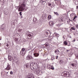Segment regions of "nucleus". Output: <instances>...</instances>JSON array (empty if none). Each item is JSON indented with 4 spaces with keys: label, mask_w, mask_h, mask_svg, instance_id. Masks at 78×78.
Segmentation results:
<instances>
[{
    "label": "nucleus",
    "mask_w": 78,
    "mask_h": 78,
    "mask_svg": "<svg viewBox=\"0 0 78 78\" xmlns=\"http://www.w3.org/2000/svg\"><path fill=\"white\" fill-rule=\"evenodd\" d=\"M69 44H70V42H69Z\"/></svg>",
    "instance_id": "57"
},
{
    "label": "nucleus",
    "mask_w": 78,
    "mask_h": 78,
    "mask_svg": "<svg viewBox=\"0 0 78 78\" xmlns=\"http://www.w3.org/2000/svg\"><path fill=\"white\" fill-rule=\"evenodd\" d=\"M73 42H75V40H73Z\"/></svg>",
    "instance_id": "40"
},
{
    "label": "nucleus",
    "mask_w": 78,
    "mask_h": 78,
    "mask_svg": "<svg viewBox=\"0 0 78 78\" xmlns=\"http://www.w3.org/2000/svg\"><path fill=\"white\" fill-rule=\"evenodd\" d=\"M57 50H55V53H57Z\"/></svg>",
    "instance_id": "41"
},
{
    "label": "nucleus",
    "mask_w": 78,
    "mask_h": 78,
    "mask_svg": "<svg viewBox=\"0 0 78 78\" xmlns=\"http://www.w3.org/2000/svg\"><path fill=\"white\" fill-rule=\"evenodd\" d=\"M60 63H62V62H63V61L61 60H60Z\"/></svg>",
    "instance_id": "32"
},
{
    "label": "nucleus",
    "mask_w": 78,
    "mask_h": 78,
    "mask_svg": "<svg viewBox=\"0 0 78 78\" xmlns=\"http://www.w3.org/2000/svg\"><path fill=\"white\" fill-rule=\"evenodd\" d=\"M51 18V15H48V20H50Z\"/></svg>",
    "instance_id": "16"
},
{
    "label": "nucleus",
    "mask_w": 78,
    "mask_h": 78,
    "mask_svg": "<svg viewBox=\"0 0 78 78\" xmlns=\"http://www.w3.org/2000/svg\"><path fill=\"white\" fill-rule=\"evenodd\" d=\"M63 38H64V37L63 36Z\"/></svg>",
    "instance_id": "51"
},
{
    "label": "nucleus",
    "mask_w": 78,
    "mask_h": 78,
    "mask_svg": "<svg viewBox=\"0 0 78 78\" xmlns=\"http://www.w3.org/2000/svg\"><path fill=\"white\" fill-rule=\"evenodd\" d=\"M42 2H44L46 1V0H42Z\"/></svg>",
    "instance_id": "37"
},
{
    "label": "nucleus",
    "mask_w": 78,
    "mask_h": 78,
    "mask_svg": "<svg viewBox=\"0 0 78 78\" xmlns=\"http://www.w3.org/2000/svg\"><path fill=\"white\" fill-rule=\"evenodd\" d=\"M2 45V44H1V43H0V46H1Z\"/></svg>",
    "instance_id": "49"
},
{
    "label": "nucleus",
    "mask_w": 78,
    "mask_h": 78,
    "mask_svg": "<svg viewBox=\"0 0 78 78\" xmlns=\"http://www.w3.org/2000/svg\"><path fill=\"white\" fill-rule=\"evenodd\" d=\"M62 76H65V77H69L70 74H69V72H66L65 73L64 72L62 73Z\"/></svg>",
    "instance_id": "3"
},
{
    "label": "nucleus",
    "mask_w": 78,
    "mask_h": 78,
    "mask_svg": "<svg viewBox=\"0 0 78 78\" xmlns=\"http://www.w3.org/2000/svg\"><path fill=\"white\" fill-rule=\"evenodd\" d=\"M74 53L75 54L76 58H77L78 59V50L76 52L74 51Z\"/></svg>",
    "instance_id": "10"
},
{
    "label": "nucleus",
    "mask_w": 78,
    "mask_h": 78,
    "mask_svg": "<svg viewBox=\"0 0 78 78\" xmlns=\"http://www.w3.org/2000/svg\"><path fill=\"white\" fill-rule=\"evenodd\" d=\"M50 69H52V70H54V68L53 67H51V68H50Z\"/></svg>",
    "instance_id": "34"
},
{
    "label": "nucleus",
    "mask_w": 78,
    "mask_h": 78,
    "mask_svg": "<svg viewBox=\"0 0 78 78\" xmlns=\"http://www.w3.org/2000/svg\"><path fill=\"white\" fill-rule=\"evenodd\" d=\"M55 36H56L57 37H59V34H55Z\"/></svg>",
    "instance_id": "28"
},
{
    "label": "nucleus",
    "mask_w": 78,
    "mask_h": 78,
    "mask_svg": "<svg viewBox=\"0 0 78 78\" xmlns=\"http://www.w3.org/2000/svg\"><path fill=\"white\" fill-rule=\"evenodd\" d=\"M15 41H18V39L17 38H16L15 39Z\"/></svg>",
    "instance_id": "35"
},
{
    "label": "nucleus",
    "mask_w": 78,
    "mask_h": 78,
    "mask_svg": "<svg viewBox=\"0 0 78 78\" xmlns=\"http://www.w3.org/2000/svg\"><path fill=\"white\" fill-rule=\"evenodd\" d=\"M26 78H34V75L32 74H29L28 75H27Z\"/></svg>",
    "instance_id": "5"
},
{
    "label": "nucleus",
    "mask_w": 78,
    "mask_h": 78,
    "mask_svg": "<svg viewBox=\"0 0 78 78\" xmlns=\"http://www.w3.org/2000/svg\"><path fill=\"white\" fill-rule=\"evenodd\" d=\"M47 68L48 69H50V68H51V66H50V65H48L47 66Z\"/></svg>",
    "instance_id": "18"
},
{
    "label": "nucleus",
    "mask_w": 78,
    "mask_h": 78,
    "mask_svg": "<svg viewBox=\"0 0 78 78\" xmlns=\"http://www.w3.org/2000/svg\"><path fill=\"white\" fill-rule=\"evenodd\" d=\"M49 25L50 27H53V25H54V22L52 21H51L49 23Z\"/></svg>",
    "instance_id": "9"
},
{
    "label": "nucleus",
    "mask_w": 78,
    "mask_h": 78,
    "mask_svg": "<svg viewBox=\"0 0 78 78\" xmlns=\"http://www.w3.org/2000/svg\"><path fill=\"white\" fill-rule=\"evenodd\" d=\"M56 27H58L59 28V27H60V24H57V25H56Z\"/></svg>",
    "instance_id": "27"
},
{
    "label": "nucleus",
    "mask_w": 78,
    "mask_h": 78,
    "mask_svg": "<svg viewBox=\"0 0 78 78\" xmlns=\"http://www.w3.org/2000/svg\"><path fill=\"white\" fill-rule=\"evenodd\" d=\"M21 18H23V16H21Z\"/></svg>",
    "instance_id": "48"
},
{
    "label": "nucleus",
    "mask_w": 78,
    "mask_h": 78,
    "mask_svg": "<svg viewBox=\"0 0 78 78\" xmlns=\"http://www.w3.org/2000/svg\"><path fill=\"white\" fill-rule=\"evenodd\" d=\"M2 27H1V28H2ZM2 29L3 30H4V29H5V28H2Z\"/></svg>",
    "instance_id": "45"
},
{
    "label": "nucleus",
    "mask_w": 78,
    "mask_h": 78,
    "mask_svg": "<svg viewBox=\"0 0 78 78\" xmlns=\"http://www.w3.org/2000/svg\"><path fill=\"white\" fill-rule=\"evenodd\" d=\"M58 56H57V57L56 58V59H58Z\"/></svg>",
    "instance_id": "42"
},
{
    "label": "nucleus",
    "mask_w": 78,
    "mask_h": 78,
    "mask_svg": "<svg viewBox=\"0 0 78 78\" xmlns=\"http://www.w3.org/2000/svg\"><path fill=\"white\" fill-rule=\"evenodd\" d=\"M0 16H1V15L0 14Z\"/></svg>",
    "instance_id": "54"
},
{
    "label": "nucleus",
    "mask_w": 78,
    "mask_h": 78,
    "mask_svg": "<svg viewBox=\"0 0 78 78\" xmlns=\"http://www.w3.org/2000/svg\"><path fill=\"white\" fill-rule=\"evenodd\" d=\"M76 17H77V16H74V18L73 19V20L74 21H75V20L76 19Z\"/></svg>",
    "instance_id": "25"
},
{
    "label": "nucleus",
    "mask_w": 78,
    "mask_h": 78,
    "mask_svg": "<svg viewBox=\"0 0 78 78\" xmlns=\"http://www.w3.org/2000/svg\"><path fill=\"white\" fill-rule=\"evenodd\" d=\"M33 64L35 66L34 67H33V69L34 71H36L39 69V67L38 66V64L37 63L35 62H33Z\"/></svg>",
    "instance_id": "2"
},
{
    "label": "nucleus",
    "mask_w": 78,
    "mask_h": 78,
    "mask_svg": "<svg viewBox=\"0 0 78 78\" xmlns=\"http://www.w3.org/2000/svg\"><path fill=\"white\" fill-rule=\"evenodd\" d=\"M6 45L7 47V48H9V44H7Z\"/></svg>",
    "instance_id": "26"
},
{
    "label": "nucleus",
    "mask_w": 78,
    "mask_h": 78,
    "mask_svg": "<svg viewBox=\"0 0 78 78\" xmlns=\"http://www.w3.org/2000/svg\"><path fill=\"white\" fill-rule=\"evenodd\" d=\"M68 45V46H70V44H69V45Z\"/></svg>",
    "instance_id": "50"
},
{
    "label": "nucleus",
    "mask_w": 78,
    "mask_h": 78,
    "mask_svg": "<svg viewBox=\"0 0 78 78\" xmlns=\"http://www.w3.org/2000/svg\"><path fill=\"white\" fill-rule=\"evenodd\" d=\"M71 29L73 30H75V29L73 27H71Z\"/></svg>",
    "instance_id": "29"
},
{
    "label": "nucleus",
    "mask_w": 78,
    "mask_h": 78,
    "mask_svg": "<svg viewBox=\"0 0 78 78\" xmlns=\"http://www.w3.org/2000/svg\"><path fill=\"white\" fill-rule=\"evenodd\" d=\"M69 12H70V11H69Z\"/></svg>",
    "instance_id": "58"
},
{
    "label": "nucleus",
    "mask_w": 78,
    "mask_h": 78,
    "mask_svg": "<svg viewBox=\"0 0 78 78\" xmlns=\"http://www.w3.org/2000/svg\"><path fill=\"white\" fill-rule=\"evenodd\" d=\"M24 66H26V68H28V67H29V66L28 64H25L24 65Z\"/></svg>",
    "instance_id": "19"
},
{
    "label": "nucleus",
    "mask_w": 78,
    "mask_h": 78,
    "mask_svg": "<svg viewBox=\"0 0 78 78\" xmlns=\"http://www.w3.org/2000/svg\"><path fill=\"white\" fill-rule=\"evenodd\" d=\"M6 70H9L11 69V66L9 63H8L7 65V67L5 68Z\"/></svg>",
    "instance_id": "8"
},
{
    "label": "nucleus",
    "mask_w": 78,
    "mask_h": 78,
    "mask_svg": "<svg viewBox=\"0 0 78 78\" xmlns=\"http://www.w3.org/2000/svg\"><path fill=\"white\" fill-rule=\"evenodd\" d=\"M45 46H46V47H47V46H48V44H45Z\"/></svg>",
    "instance_id": "39"
},
{
    "label": "nucleus",
    "mask_w": 78,
    "mask_h": 78,
    "mask_svg": "<svg viewBox=\"0 0 78 78\" xmlns=\"http://www.w3.org/2000/svg\"><path fill=\"white\" fill-rule=\"evenodd\" d=\"M26 59L27 60H33V58L32 57L31 55H28Z\"/></svg>",
    "instance_id": "7"
},
{
    "label": "nucleus",
    "mask_w": 78,
    "mask_h": 78,
    "mask_svg": "<svg viewBox=\"0 0 78 78\" xmlns=\"http://www.w3.org/2000/svg\"><path fill=\"white\" fill-rule=\"evenodd\" d=\"M4 11H5L4 12L5 13V15H7L8 13H9L8 11H5V10H4Z\"/></svg>",
    "instance_id": "17"
},
{
    "label": "nucleus",
    "mask_w": 78,
    "mask_h": 78,
    "mask_svg": "<svg viewBox=\"0 0 78 78\" xmlns=\"http://www.w3.org/2000/svg\"><path fill=\"white\" fill-rule=\"evenodd\" d=\"M9 60V61H11V60H12V57L10 56V55L8 56V57Z\"/></svg>",
    "instance_id": "13"
},
{
    "label": "nucleus",
    "mask_w": 78,
    "mask_h": 78,
    "mask_svg": "<svg viewBox=\"0 0 78 78\" xmlns=\"http://www.w3.org/2000/svg\"><path fill=\"white\" fill-rule=\"evenodd\" d=\"M54 14H55L56 15V16H58L59 15V14H58V12H54Z\"/></svg>",
    "instance_id": "21"
},
{
    "label": "nucleus",
    "mask_w": 78,
    "mask_h": 78,
    "mask_svg": "<svg viewBox=\"0 0 78 78\" xmlns=\"http://www.w3.org/2000/svg\"><path fill=\"white\" fill-rule=\"evenodd\" d=\"M39 55V54L38 53H35L34 54V56L35 57H38Z\"/></svg>",
    "instance_id": "11"
},
{
    "label": "nucleus",
    "mask_w": 78,
    "mask_h": 78,
    "mask_svg": "<svg viewBox=\"0 0 78 78\" xmlns=\"http://www.w3.org/2000/svg\"><path fill=\"white\" fill-rule=\"evenodd\" d=\"M19 14H20V16H21L22 15V12H20Z\"/></svg>",
    "instance_id": "33"
},
{
    "label": "nucleus",
    "mask_w": 78,
    "mask_h": 78,
    "mask_svg": "<svg viewBox=\"0 0 78 78\" xmlns=\"http://www.w3.org/2000/svg\"><path fill=\"white\" fill-rule=\"evenodd\" d=\"M76 9H78V6H76Z\"/></svg>",
    "instance_id": "43"
},
{
    "label": "nucleus",
    "mask_w": 78,
    "mask_h": 78,
    "mask_svg": "<svg viewBox=\"0 0 78 78\" xmlns=\"http://www.w3.org/2000/svg\"><path fill=\"white\" fill-rule=\"evenodd\" d=\"M21 51H23V52H25V49L24 48H23L22 49V50Z\"/></svg>",
    "instance_id": "20"
},
{
    "label": "nucleus",
    "mask_w": 78,
    "mask_h": 78,
    "mask_svg": "<svg viewBox=\"0 0 78 78\" xmlns=\"http://www.w3.org/2000/svg\"><path fill=\"white\" fill-rule=\"evenodd\" d=\"M26 34L27 35L28 37H30V38L29 39H31V37H32V36H33V34L32 33H30L29 32H27L26 33Z\"/></svg>",
    "instance_id": "4"
},
{
    "label": "nucleus",
    "mask_w": 78,
    "mask_h": 78,
    "mask_svg": "<svg viewBox=\"0 0 78 78\" xmlns=\"http://www.w3.org/2000/svg\"><path fill=\"white\" fill-rule=\"evenodd\" d=\"M46 34H48V32H46Z\"/></svg>",
    "instance_id": "47"
},
{
    "label": "nucleus",
    "mask_w": 78,
    "mask_h": 78,
    "mask_svg": "<svg viewBox=\"0 0 78 78\" xmlns=\"http://www.w3.org/2000/svg\"><path fill=\"white\" fill-rule=\"evenodd\" d=\"M64 44H65V45H67V41H65L64 42Z\"/></svg>",
    "instance_id": "22"
},
{
    "label": "nucleus",
    "mask_w": 78,
    "mask_h": 78,
    "mask_svg": "<svg viewBox=\"0 0 78 78\" xmlns=\"http://www.w3.org/2000/svg\"><path fill=\"white\" fill-rule=\"evenodd\" d=\"M73 15V13H72L70 14V16H71V17H72Z\"/></svg>",
    "instance_id": "30"
},
{
    "label": "nucleus",
    "mask_w": 78,
    "mask_h": 78,
    "mask_svg": "<svg viewBox=\"0 0 78 78\" xmlns=\"http://www.w3.org/2000/svg\"><path fill=\"white\" fill-rule=\"evenodd\" d=\"M76 27L77 28V29H78V25H76Z\"/></svg>",
    "instance_id": "38"
},
{
    "label": "nucleus",
    "mask_w": 78,
    "mask_h": 78,
    "mask_svg": "<svg viewBox=\"0 0 78 78\" xmlns=\"http://www.w3.org/2000/svg\"><path fill=\"white\" fill-rule=\"evenodd\" d=\"M71 66L72 67H76V64H75V63L72 64Z\"/></svg>",
    "instance_id": "14"
},
{
    "label": "nucleus",
    "mask_w": 78,
    "mask_h": 78,
    "mask_svg": "<svg viewBox=\"0 0 78 78\" xmlns=\"http://www.w3.org/2000/svg\"><path fill=\"white\" fill-rule=\"evenodd\" d=\"M10 74L11 75H12L13 74V73L12 72V71H11L10 72Z\"/></svg>",
    "instance_id": "31"
},
{
    "label": "nucleus",
    "mask_w": 78,
    "mask_h": 78,
    "mask_svg": "<svg viewBox=\"0 0 78 78\" xmlns=\"http://www.w3.org/2000/svg\"><path fill=\"white\" fill-rule=\"evenodd\" d=\"M61 21H62V22L63 21V19H61Z\"/></svg>",
    "instance_id": "46"
},
{
    "label": "nucleus",
    "mask_w": 78,
    "mask_h": 78,
    "mask_svg": "<svg viewBox=\"0 0 78 78\" xmlns=\"http://www.w3.org/2000/svg\"><path fill=\"white\" fill-rule=\"evenodd\" d=\"M48 5L49 6H51V8H52V6H51V3H49L48 4Z\"/></svg>",
    "instance_id": "23"
},
{
    "label": "nucleus",
    "mask_w": 78,
    "mask_h": 78,
    "mask_svg": "<svg viewBox=\"0 0 78 78\" xmlns=\"http://www.w3.org/2000/svg\"><path fill=\"white\" fill-rule=\"evenodd\" d=\"M0 40H2V39H0Z\"/></svg>",
    "instance_id": "53"
},
{
    "label": "nucleus",
    "mask_w": 78,
    "mask_h": 78,
    "mask_svg": "<svg viewBox=\"0 0 78 78\" xmlns=\"http://www.w3.org/2000/svg\"><path fill=\"white\" fill-rule=\"evenodd\" d=\"M37 20V18H33V22H34V23L36 22Z\"/></svg>",
    "instance_id": "15"
},
{
    "label": "nucleus",
    "mask_w": 78,
    "mask_h": 78,
    "mask_svg": "<svg viewBox=\"0 0 78 78\" xmlns=\"http://www.w3.org/2000/svg\"><path fill=\"white\" fill-rule=\"evenodd\" d=\"M26 78H34V75L32 74H29L28 75H27Z\"/></svg>",
    "instance_id": "6"
},
{
    "label": "nucleus",
    "mask_w": 78,
    "mask_h": 78,
    "mask_svg": "<svg viewBox=\"0 0 78 78\" xmlns=\"http://www.w3.org/2000/svg\"><path fill=\"white\" fill-rule=\"evenodd\" d=\"M20 7H19V11H26L27 9L25 7V2H23V3L21 4V5L20 4Z\"/></svg>",
    "instance_id": "1"
},
{
    "label": "nucleus",
    "mask_w": 78,
    "mask_h": 78,
    "mask_svg": "<svg viewBox=\"0 0 78 78\" xmlns=\"http://www.w3.org/2000/svg\"><path fill=\"white\" fill-rule=\"evenodd\" d=\"M31 64H30V66H31Z\"/></svg>",
    "instance_id": "56"
},
{
    "label": "nucleus",
    "mask_w": 78,
    "mask_h": 78,
    "mask_svg": "<svg viewBox=\"0 0 78 78\" xmlns=\"http://www.w3.org/2000/svg\"><path fill=\"white\" fill-rule=\"evenodd\" d=\"M70 38H72V37H70Z\"/></svg>",
    "instance_id": "52"
},
{
    "label": "nucleus",
    "mask_w": 78,
    "mask_h": 78,
    "mask_svg": "<svg viewBox=\"0 0 78 78\" xmlns=\"http://www.w3.org/2000/svg\"><path fill=\"white\" fill-rule=\"evenodd\" d=\"M66 51H67V52H68V51H69V50H66Z\"/></svg>",
    "instance_id": "44"
},
{
    "label": "nucleus",
    "mask_w": 78,
    "mask_h": 78,
    "mask_svg": "<svg viewBox=\"0 0 78 78\" xmlns=\"http://www.w3.org/2000/svg\"><path fill=\"white\" fill-rule=\"evenodd\" d=\"M57 53L59 54V51L57 50Z\"/></svg>",
    "instance_id": "36"
},
{
    "label": "nucleus",
    "mask_w": 78,
    "mask_h": 78,
    "mask_svg": "<svg viewBox=\"0 0 78 78\" xmlns=\"http://www.w3.org/2000/svg\"><path fill=\"white\" fill-rule=\"evenodd\" d=\"M7 73H8V72H7Z\"/></svg>",
    "instance_id": "55"
},
{
    "label": "nucleus",
    "mask_w": 78,
    "mask_h": 78,
    "mask_svg": "<svg viewBox=\"0 0 78 78\" xmlns=\"http://www.w3.org/2000/svg\"><path fill=\"white\" fill-rule=\"evenodd\" d=\"M25 54V52H23L22 51H21L20 52V55L22 56H24Z\"/></svg>",
    "instance_id": "12"
},
{
    "label": "nucleus",
    "mask_w": 78,
    "mask_h": 78,
    "mask_svg": "<svg viewBox=\"0 0 78 78\" xmlns=\"http://www.w3.org/2000/svg\"><path fill=\"white\" fill-rule=\"evenodd\" d=\"M38 69H37V71H35V72H36L37 73H39V71H37L38 70Z\"/></svg>",
    "instance_id": "24"
}]
</instances>
